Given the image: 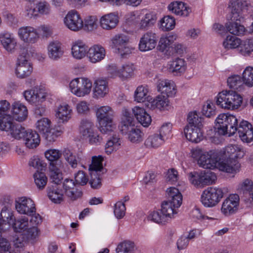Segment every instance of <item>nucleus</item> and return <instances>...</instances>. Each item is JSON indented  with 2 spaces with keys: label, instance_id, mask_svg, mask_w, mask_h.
Wrapping results in <instances>:
<instances>
[{
  "label": "nucleus",
  "instance_id": "obj_1",
  "mask_svg": "<svg viewBox=\"0 0 253 253\" xmlns=\"http://www.w3.org/2000/svg\"><path fill=\"white\" fill-rule=\"evenodd\" d=\"M119 128L122 133L133 143H139L143 139V133L135 126L133 118L126 109L123 110Z\"/></svg>",
  "mask_w": 253,
  "mask_h": 253
},
{
  "label": "nucleus",
  "instance_id": "obj_2",
  "mask_svg": "<svg viewBox=\"0 0 253 253\" xmlns=\"http://www.w3.org/2000/svg\"><path fill=\"white\" fill-rule=\"evenodd\" d=\"M98 128L102 133H108L114 130L116 125L113 118L115 115L114 109L109 105L98 107L95 111Z\"/></svg>",
  "mask_w": 253,
  "mask_h": 253
},
{
  "label": "nucleus",
  "instance_id": "obj_3",
  "mask_svg": "<svg viewBox=\"0 0 253 253\" xmlns=\"http://www.w3.org/2000/svg\"><path fill=\"white\" fill-rule=\"evenodd\" d=\"M79 131L83 139L90 145H99L103 141L102 137L96 129L93 122L90 120L84 119L81 120Z\"/></svg>",
  "mask_w": 253,
  "mask_h": 253
},
{
  "label": "nucleus",
  "instance_id": "obj_4",
  "mask_svg": "<svg viewBox=\"0 0 253 253\" xmlns=\"http://www.w3.org/2000/svg\"><path fill=\"white\" fill-rule=\"evenodd\" d=\"M238 120L231 114H220L215 120V128L221 135H233L237 131Z\"/></svg>",
  "mask_w": 253,
  "mask_h": 253
},
{
  "label": "nucleus",
  "instance_id": "obj_5",
  "mask_svg": "<svg viewBox=\"0 0 253 253\" xmlns=\"http://www.w3.org/2000/svg\"><path fill=\"white\" fill-rule=\"evenodd\" d=\"M242 102V97L233 91H222L216 97L217 105L225 109H237L241 106Z\"/></svg>",
  "mask_w": 253,
  "mask_h": 253
},
{
  "label": "nucleus",
  "instance_id": "obj_6",
  "mask_svg": "<svg viewBox=\"0 0 253 253\" xmlns=\"http://www.w3.org/2000/svg\"><path fill=\"white\" fill-rule=\"evenodd\" d=\"M71 92L78 97L89 96L92 90V82L88 78L82 77L73 79L69 84Z\"/></svg>",
  "mask_w": 253,
  "mask_h": 253
},
{
  "label": "nucleus",
  "instance_id": "obj_7",
  "mask_svg": "<svg viewBox=\"0 0 253 253\" xmlns=\"http://www.w3.org/2000/svg\"><path fill=\"white\" fill-rule=\"evenodd\" d=\"M228 7L230 10V22H240L244 18L242 12L249 10L253 5L248 0H230Z\"/></svg>",
  "mask_w": 253,
  "mask_h": 253
},
{
  "label": "nucleus",
  "instance_id": "obj_8",
  "mask_svg": "<svg viewBox=\"0 0 253 253\" xmlns=\"http://www.w3.org/2000/svg\"><path fill=\"white\" fill-rule=\"evenodd\" d=\"M111 46L116 52L121 56L131 53L133 48L130 45V38L124 34H118L111 39Z\"/></svg>",
  "mask_w": 253,
  "mask_h": 253
},
{
  "label": "nucleus",
  "instance_id": "obj_9",
  "mask_svg": "<svg viewBox=\"0 0 253 253\" xmlns=\"http://www.w3.org/2000/svg\"><path fill=\"white\" fill-rule=\"evenodd\" d=\"M11 226L15 232L22 233L26 232L28 238L31 240H35L39 236V232L36 227H30L29 219L24 216L15 219Z\"/></svg>",
  "mask_w": 253,
  "mask_h": 253
},
{
  "label": "nucleus",
  "instance_id": "obj_10",
  "mask_svg": "<svg viewBox=\"0 0 253 253\" xmlns=\"http://www.w3.org/2000/svg\"><path fill=\"white\" fill-rule=\"evenodd\" d=\"M25 100L30 104L38 106L43 102L48 96L45 88L42 85H37L23 92Z\"/></svg>",
  "mask_w": 253,
  "mask_h": 253
},
{
  "label": "nucleus",
  "instance_id": "obj_11",
  "mask_svg": "<svg viewBox=\"0 0 253 253\" xmlns=\"http://www.w3.org/2000/svg\"><path fill=\"white\" fill-rule=\"evenodd\" d=\"M25 16L30 19H36L42 16H49L52 13L51 6L46 0L38 1L34 7H27L25 9Z\"/></svg>",
  "mask_w": 253,
  "mask_h": 253
},
{
  "label": "nucleus",
  "instance_id": "obj_12",
  "mask_svg": "<svg viewBox=\"0 0 253 253\" xmlns=\"http://www.w3.org/2000/svg\"><path fill=\"white\" fill-rule=\"evenodd\" d=\"M223 192L219 188L210 187L205 189L201 195V202L206 207L216 206L223 198Z\"/></svg>",
  "mask_w": 253,
  "mask_h": 253
},
{
  "label": "nucleus",
  "instance_id": "obj_13",
  "mask_svg": "<svg viewBox=\"0 0 253 253\" xmlns=\"http://www.w3.org/2000/svg\"><path fill=\"white\" fill-rule=\"evenodd\" d=\"M33 68L26 52H22L17 58L15 73L19 79H25L32 73Z\"/></svg>",
  "mask_w": 253,
  "mask_h": 253
},
{
  "label": "nucleus",
  "instance_id": "obj_14",
  "mask_svg": "<svg viewBox=\"0 0 253 253\" xmlns=\"http://www.w3.org/2000/svg\"><path fill=\"white\" fill-rule=\"evenodd\" d=\"M36 129L42 133L49 142H54L60 132L54 130L52 127V123L47 118H42L36 123Z\"/></svg>",
  "mask_w": 253,
  "mask_h": 253
},
{
  "label": "nucleus",
  "instance_id": "obj_15",
  "mask_svg": "<svg viewBox=\"0 0 253 253\" xmlns=\"http://www.w3.org/2000/svg\"><path fill=\"white\" fill-rule=\"evenodd\" d=\"M66 27L73 32H79L84 28V21L79 12L75 9L69 10L63 19Z\"/></svg>",
  "mask_w": 253,
  "mask_h": 253
},
{
  "label": "nucleus",
  "instance_id": "obj_16",
  "mask_svg": "<svg viewBox=\"0 0 253 253\" xmlns=\"http://www.w3.org/2000/svg\"><path fill=\"white\" fill-rule=\"evenodd\" d=\"M17 36L23 42L34 44L39 40L40 34L37 28L30 26H24L18 29Z\"/></svg>",
  "mask_w": 253,
  "mask_h": 253
},
{
  "label": "nucleus",
  "instance_id": "obj_17",
  "mask_svg": "<svg viewBox=\"0 0 253 253\" xmlns=\"http://www.w3.org/2000/svg\"><path fill=\"white\" fill-rule=\"evenodd\" d=\"M15 209L20 214L31 215L36 212L34 202L32 199L26 197H18L15 201Z\"/></svg>",
  "mask_w": 253,
  "mask_h": 253
},
{
  "label": "nucleus",
  "instance_id": "obj_18",
  "mask_svg": "<svg viewBox=\"0 0 253 253\" xmlns=\"http://www.w3.org/2000/svg\"><path fill=\"white\" fill-rule=\"evenodd\" d=\"M158 37L152 31L143 33L140 38L138 49L141 52H147L154 49L157 45Z\"/></svg>",
  "mask_w": 253,
  "mask_h": 253
},
{
  "label": "nucleus",
  "instance_id": "obj_19",
  "mask_svg": "<svg viewBox=\"0 0 253 253\" xmlns=\"http://www.w3.org/2000/svg\"><path fill=\"white\" fill-rule=\"evenodd\" d=\"M219 154L214 151L205 152L202 153L198 160L200 167L206 169H214L217 167Z\"/></svg>",
  "mask_w": 253,
  "mask_h": 253
},
{
  "label": "nucleus",
  "instance_id": "obj_20",
  "mask_svg": "<svg viewBox=\"0 0 253 253\" xmlns=\"http://www.w3.org/2000/svg\"><path fill=\"white\" fill-rule=\"evenodd\" d=\"M240 198L237 194H231L222 203L221 212L225 216L235 213L238 210Z\"/></svg>",
  "mask_w": 253,
  "mask_h": 253
},
{
  "label": "nucleus",
  "instance_id": "obj_21",
  "mask_svg": "<svg viewBox=\"0 0 253 253\" xmlns=\"http://www.w3.org/2000/svg\"><path fill=\"white\" fill-rule=\"evenodd\" d=\"M88 50V46L82 40H77L72 42L71 55L76 60H81L87 57Z\"/></svg>",
  "mask_w": 253,
  "mask_h": 253
},
{
  "label": "nucleus",
  "instance_id": "obj_22",
  "mask_svg": "<svg viewBox=\"0 0 253 253\" xmlns=\"http://www.w3.org/2000/svg\"><path fill=\"white\" fill-rule=\"evenodd\" d=\"M47 55L50 60L56 61L62 58L65 53L62 43L58 41H52L47 45Z\"/></svg>",
  "mask_w": 253,
  "mask_h": 253
},
{
  "label": "nucleus",
  "instance_id": "obj_23",
  "mask_svg": "<svg viewBox=\"0 0 253 253\" xmlns=\"http://www.w3.org/2000/svg\"><path fill=\"white\" fill-rule=\"evenodd\" d=\"M106 55V51L104 46L100 44H94L88 47L87 58L93 64L99 63L104 60Z\"/></svg>",
  "mask_w": 253,
  "mask_h": 253
},
{
  "label": "nucleus",
  "instance_id": "obj_24",
  "mask_svg": "<svg viewBox=\"0 0 253 253\" xmlns=\"http://www.w3.org/2000/svg\"><path fill=\"white\" fill-rule=\"evenodd\" d=\"M93 97L102 98L109 93L108 82L106 78H98L94 80L92 86Z\"/></svg>",
  "mask_w": 253,
  "mask_h": 253
},
{
  "label": "nucleus",
  "instance_id": "obj_25",
  "mask_svg": "<svg viewBox=\"0 0 253 253\" xmlns=\"http://www.w3.org/2000/svg\"><path fill=\"white\" fill-rule=\"evenodd\" d=\"M240 166L237 160H233L224 156L222 158L218 157L216 168L226 172L233 173L238 170Z\"/></svg>",
  "mask_w": 253,
  "mask_h": 253
},
{
  "label": "nucleus",
  "instance_id": "obj_26",
  "mask_svg": "<svg viewBox=\"0 0 253 253\" xmlns=\"http://www.w3.org/2000/svg\"><path fill=\"white\" fill-rule=\"evenodd\" d=\"M238 133L241 140L250 143L253 140V127L251 124L246 121H242L237 125Z\"/></svg>",
  "mask_w": 253,
  "mask_h": 253
},
{
  "label": "nucleus",
  "instance_id": "obj_27",
  "mask_svg": "<svg viewBox=\"0 0 253 253\" xmlns=\"http://www.w3.org/2000/svg\"><path fill=\"white\" fill-rule=\"evenodd\" d=\"M0 42L3 48L8 53H14L17 48V40L12 33L6 32L0 34Z\"/></svg>",
  "mask_w": 253,
  "mask_h": 253
},
{
  "label": "nucleus",
  "instance_id": "obj_28",
  "mask_svg": "<svg viewBox=\"0 0 253 253\" xmlns=\"http://www.w3.org/2000/svg\"><path fill=\"white\" fill-rule=\"evenodd\" d=\"M119 16L117 12H111L102 16L100 19L101 27L106 30L115 29L119 24Z\"/></svg>",
  "mask_w": 253,
  "mask_h": 253
},
{
  "label": "nucleus",
  "instance_id": "obj_29",
  "mask_svg": "<svg viewBox=\"0 0 253 253\" xmlns=\"http://www.w3.org/2000/svg\"><path fill=\"white\" fill-rule=\"evenodd\" d=\"M157 88L159 91L167 95V97H174L176 94V86L174 82L171 80L167 79L159 80Z\"/></svg>",
  "mask_w": 253,
  "mask_h": 253
},
{
  "label": "nucleus",
  "instance_id": "obj_30",
  "mask_svg": "<svg viewBox=\"0 0 253 253\" xmlns=\"http://www.w3.org/2000/svg\"><path fill=\"white\" fill-rule=\"evenodd\" d=\"M11 113L13 118L17 121L22 122L28 117V111L27 107L19 101L14 102L12 104Z\"/></svg>",
  "mask_w": 253,
  "mask_h": 253
},
{
  "label": "nucleus",
  "instance_id": "obj_31",
  "mask_svg": "<svg viewBox=\"0 0 253 253\" xmlns=\"http://www.w3.org/2000/svg\"><path fill=\"white\" fill-rule=\"evenodd\" d=\"M152 109H157L160 111H169L172 108V105L168 98L163 95H158L150 102Z\"/></svg>",
  "mask_w": 253,
  "mask_h": 253
},
{
  "label": "nucleus",
  "instance_id": "obj_32",
  "mask_svg": "<svg viewBox=\"0 0 253 253\" xmlns=\"http://www.w3.org/2000/svg\"><path fill=\"white\" fill-rule=\"evenodd\" d=\"M72 107L66 103L60 105L55 111V117L59 122L62 123L68 122L72 118Z\"/></svg>",
  "mask_w": 253,
  "mask_h": 253
},
{
  "label": "nucleus",
  "instance_id": "obj_33",
  "mask_svg": "<svg viewBox=\"0 0 253 253\" xmlns=\"http://www.w3.org/2000/svg\"><path fill=\"white\" fill-rule=\"evenodd\" d=\"M63 187L65 194L71 200H75L82 195V192L77 189L76 184L73 179H65Z\"/></svg>",
  "mask_w": 253,
  "mask_h": 253
},
{
  "label": "nucleus",
  "instance_id": "obj_34",
  "mask_svg": "<svg viewBox=\"0 0 253 253\" xmlns=\"http://www.w3.org/2000/svg\"><path fill=\"white\" fill-rule=\"evenodd\" d=\"M132 111L136 119L142 126L147 127L151 124V117L144 108L135 106Z\"/></svg>",
  "mask_w": 253,
  "mask_h": 253
},
{
  "label": "nucleus",
  "instance_id": "obj_35",
  "mask_svg": "<svg viewBox=\"0 0 253 253\" xmlns=\"http://www.w3.org/2000/svg\"><path fill=\"white\" fill-rule=\"evenodd\" d=\"M15 219L11 210L5 206L3 207L0 213V229L1 230H5V226L11 225Z\"/></svg>",
  "mask_w": 253,
  "mask_h": 253
},
{
  "label": "nucleus",
  "instance_id": "obj_36",
  "mask_svg": "<svg viewBox=\"0 0 253 253\" xmlns=\"http://www.w3.org/2000/svg\"><path fill=\"white\" fill-rule=\"evenodd\" d=\"M169 11L176 15L185 17L189 14V7L187 4L181 1L171 2L168 7Z\"/></svg>",
  "mask_w": 253,
  "mask_h": 253
},
{
  "label": "nucleus",
  "instance_id": "obj_37",
  "mask_svg": "<svg viewBox=\"0 0 253 253\" xmlns=\"http://www.w3.org/2000/svg\"><path fill=\"white\" fill-rule=\"evenodd\" d=\"M176 39V35L173 33H169L162 36L158 45L160 51L162 52L168 51L172 47V44Z\"/></svg>",
  "mask_w": 253,
  "mask_h": 253
},
{
  "label": "nucleus",
  "instance_id": "obj_38",
  "mask_svg": "<svg viewBox=\"0 0 253 253\" xmlns=\"http://www.w3.org/2000/svg\"><path fill=\"white\" fill-rule=\"evenodd\" d=\"M25 146L29 148L37 147L40 143L39 134L36 131L28 129L23 139Z\"/></svg>",
  "mask_w": 253,
  "mask_h": 253
},
{
  "label": "nucleus",
  "instance_id": "obj_39",
  "mask_svg": "<svg viewBox=\"0 0 253 253\" xmlns=\"http://www.w3.org/2000/svg\"><path fill=\"white\" fill-rule=\"evenodd\" d=\"M62 155L63 152L57 149H48L44 153L45 158L49 162V167L57 165Z\"/></svg>",
  "mask_w": 253,
  "mask_h": 253
},
{
  "label": "nucleus",
  "instance_id": "obj_40",
  "mask_svg": "<svg viewBox=\"0 0 253 253\" xmlns=\"http://www.w3.org/2000/svg\"><path fill=\"white\" fill-rule=\"evenodd\" d=\"M63 155L66 162L73 169L77 168L82 159L81 154L76 155L69 149H65Z\"/></svg>",
  "mask_w": 253,
  "mask_h": 253
},
{
  "label": "nucleus",
  "instance_id": "obj_41",
  "mask_svg": "<svg viewBox=\"0 0 253 253\" xmlns=\"http://www.w3.org/2000/svg\"><path fill=\"white\" fill-rule=\"evenodd\" d=\"M244 155L245 152L242 148L238 145H231L226 148L224 156L233 160L241 159Z\"/></svg>",
  "mask_w": 253,
  "mask_h": 253
},
{
  "label": "nucleus",
  "instance_id": "obj_42",
  "mask_svg": "<svg viewBox=\"0 0 253 253\" xmlns=\"http://www.w3.org/2000/svg\"><path fill=\"white\" fill-rule=\"evenodd\" d=\"M122 141L120 138L114 135L107 141L105 145V152L107 155H110L119 150L121 146Z\"/></svg>",
  "mask_w": 253,
  "mask_h": 253
},
{
  "label": "nucleus",
  "instance_id": "obj_43",
  "mask_svg": "<svg viewBox=\"0 0 253 253\" xmlns=\"http://www.w3.org/2000/svg\"><path fill=\"white\" fill-rule=\"evenodd\" d=\"M64 168V165L60 161L57 165H53L49 167L50 178L52 182L55 184L59 183L62 179V169Z\"/></svg>",
  "mask_w": 253,
  "mask_h": 253
},
{
  "label": "nucleus",
  "instance_id": "obj_44",
  "mask_svg": "<svg viewBox=\"0 0 253 253\" xmlns=\"http://www.w3.org/2000/svg\"><path fill=\"white\" fill-rule=\"evenodd\" d=\"M165 138L158 134L149 135L145 140L144 145L149 149H156L165 142Z\"/></svg>",
  "mask_w": 253,
  "mask_h": 253
},
{
  "label": "nucleus",
  "instance_id": "obj_45",
  "mask_svg": "<svg viewBox=\"0 0 253 253\" xmlns=\"http://www.w3.org/2000/svg\"><path fill=\"white\" fill-rule=\"evenodd\" d=\"M185 61L181 58H176L169 62V72L178 75L185 71Z\"/></svg>",
  "mask_w": 253,
  "mask_h": 253
},
{
  "label": "nucleus",
  "instance_id": "obj_46",
  "mask_svg": "<svg viewBox=\"0 0 253 253\" xmlns=\"http://www.w3.org/2000/svg\"><path fill=\"white\" fill-rule=\"evenodd\" d=\"M135 70V67L133 64H124L120 68L119 78L123 81L131 78L134 76Z\"/></svg>",
  "mask_w": 253,
  "mask_h": 253
},
{
  "label": "nucleus",
  "instance_id": "obj_47",
  "mask_svg": "<svg viewBox=\"0 0 253 253\" xmlns=\"http://www.w3.org/2000/svg\"><path fill=\"white\" fill-rule=\"evenodd\" d=\"M149 88L147 85H140L137 86L134 93V101L137 102H144L148 99Z\"/></svg>",
  "mask_w": 253,
  "mask_h": 253
},
{
  "label": "nucleus",
  "instance_id": "obj_48",
  "mask_svg": "<svg viewBox=\"0 0 253 253\" xmlns=\"http://www.w3.org/2000/svg\"><path fill=\"white\" fill-rule=\"evenodd\" d=\"M157 17L152 13H146L141 19L138 24V27L140 30H147L153 26L156 23Z\"/></svg>",
  "mask_w": 253,
  "mask_h": 253
},
{
  "label": "nucleus",
  "instance_id": "obj_49",
  "mask_svg": "<svg viewBox=\"0 0 253 253\" xmlns=\"http://www.w3.org/2000/svg\"><path fill=\"white\" fill-rule=\"evenodd\" d=\"M177 208L169 202L164 201L161 204V211L169 221L177 212Z\"/></svg>",
  "mask_w": 253,
  "mask_h": 253
},
{
  "label": "nucleus",
  "instance_id": "obj_50",
  "mask_svg": "<svg viewBox=\"0 0 253 253\" xmlns=\"http://www.w3.org/2000/svg\"><path fill=\"white\" fill-rule=\"evenodd\" d=\"M148 220L159 224H165L169 221L162 212L161 210L150 211L147 216Z\"/></svg>",
  "mask_w": 253,
  "mask_h": 253
},
{
  "label": "nucleus",
  "instance_id": "obj_51",
  "mask_svg": "<svg viewBox=\"0 0 253 253\" xmlns=\"http://www.w3.org/2000/svg\"><path fill=\"white\" fill-rule=\"evenodd\" d=\"M242 79L239 75L231 76L227 79L228 85L231 88L242 91L244 88V84Z\"/></svg>",
  "mask_w": 253,
  "mask_h": 253
},
{
  "label": "nucleus",
  "instance_id": "obj_52",
  "mask_svg": "<svg viewBox=\"0 0 253 253\" xmlns=\"http://www.w3.org/2000/svg\"><path fill=\"white\" fill-rule=\"evenodd\" d=\"M160 28L162 31L164 32L169 31L175 28V19L171 16H165L160 20Z\"/></svg>",
  "mask_w": 253,
  "mask_h": 253
},
{
  "label": "nucleus",
  "instance_id": "obj_53",
  "mask_svg": "<svg viewBox=\"0 0 253 253\" xmlns=\"http://www.w3.org/2000/svg\"><path fill=\"white\" fill-rule=\"evenodd\" d=\"M240 22H228L225 26L227 30L234 35H244L245 28L240 24Z\"/></svg>",
  "mask_w": 253,
  "mask_h": 253
},
{
  "label": "nucleus",
  "instance_id": "obj_54",
  "mask_svg": "<svg viewBox=\"0 0 253 253\" xmlns=\"http://www.w3.org/2000/svg\"><path fill=\"white\" fill-rule=\"evenodd\" d=\"M34 183L39 190L43 189L47 184L48 178L43 172L37 171L33 174Z\"/></svg>",
  "mask_w": 253,
  "mask_h": 253
},
{
  "label": "nucleus",
  "instance_id": "obj_55",
  "mask_svg": "<svg viewBox=\"0 0 253 253\" xmlns=\"http://www.w3.org/2000/svg\"><path fill=\"white\" fill-rule=\"evenodd\" d=\"M47 195L49 199L54 203L59 204L63 201V191L57 187L50 188L48 191Z\"/></svg>",
  "mask_w": 253,
  "mask_h": 253
},
{
  "label": "nucleus",
  "instance_id": "obj_56",
  "mask_svg": "<svg viewBox=\"0 0 253 253\" xmlns=\"http://www.w3.org/2000/svg\"><path fill=\"white\" fill-rule=\"evenodd\" d=\"M104 158L101 155L94 156L92 157V162L89 166V170L90 172L95 171L97 172H101L103 169L102 162Z\"/></svg>",
  "mask_w": 253,
  "mask_h": 253
},
{
  "label": "nucleus",
  "instance_id": "obj_57",
  "mask_svg": "<svg viewBox=\"0 0 253 253\" xmlns=\"http://www.w3.org/2000/svg\"><path fill=\"white\" fill-rule=\"evenodd\" d=\"M242 80L244 85L249 87L253 86V68L247 67L242 74Z\"/></svg>",
  "mask_w": 253,
  "mask_h": 253
},
{
  "label": "nucleus",
  "instance_id": "obj_58",
  "mask_svg": "<svg viewBox=\"0 0 253 253\" xmlns=\"http://www.w3.org/2000/svg\"><path fill=\"white\" fill-rule=\"evenodd\" d=\"M240 52L243 55H249L253 51V40L248 39L241 43L239 47Z\"/></svg>",
  "mask_w": 253,
  "mask_h": 253
},
{
  "label": "nucleus",
  "instance_id": "obj_59",
  "mask_svg": "<svg viewBox=\"0 0 253 253\" xmlns=\"http://www.w3.org/2000/svg\"><path fill=\"white\" fill-rule=\"evenodd\" d=\"M202 113L208 118H211L216 115V108L213 102L208 100L203 106Z\"/></svg>",
  "mask_w": 253,
  "mask_h": 253
},
{
  "label": "nucleus",
  "instance_id": "obj_60",
  "mask_svg": "<svg viewBox=\"0 0 253 253\" xmlns=\"http://www.w3.org/2000/svg\"><path fill=\"white\" fill-rule=\"evenodd\" d=\"M28 130L21 125H14L10 130L11 136L17 140L23 139Z\"/></svg>",
  "mask_w": 253,
  "mask_h": 253
},
{
  "label": "nucleus",
  "instance_id": "obj_61",
  "mask_svg": "<svg viewBox=\"0 0 253 253\" xmlns=\"http://www.w3.org/2000/svg\"><path fill=\"white\" fill-rule=\"evenodd\" d=\"M241 40L234 36H228L223 42V45L226 49L236 48L239 47Z\"/></svg>",
  "mask_w": 253,
  "mask_h": 253
},
{
  "label": "nucleus",
  "instance_id": "obj_62",
  "mask_svg": "<svg viewBox=\"0 0 253 253\" xmlns=\"http://www.w3.org/2000/svg\"><path fill=\"white\" fill-rule=\"evenodd\" d=\"M14 125L13 119L10 115L6 116L0 120V129L1 130L10 131Z\"/></svg>",
  "mask_w": 253,
  "mask_h": 253
},
{
  "label": "nucleus",
  "instance_id": "obj_63",
  "mask_svg": "<svg viewBox=\"0 0 253 253\" xmlns=\"http://www.w3.org/2000/svg\"><path fill=\"white\" fill-rule=\"evenodd\" d=\"M84 27L87 31H92L97 28V19L95 16L87 17L84 22Z\"/></svg>",
  "mask_w": 253,
  "mask_h": 253
},
{
  "label": "nucleus",
  "instance_id": "obj_64",
  "mask_svg": "<svg viewBox=\"0 0 253 253\" xmlns=\"http://www.w3.org/2000/svg\"><path fill=\"white\" fill-rule=\"evenodd\" d=\"M134 244L130 241L123 242L118 245L116 252L117 253H131L134 249Z\"/></svg>",
  "mask_w": 253,
  "mask_h": 253
}]
</instances>
